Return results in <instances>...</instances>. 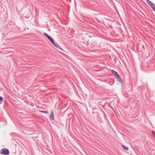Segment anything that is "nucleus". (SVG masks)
Segmentation results:
<instances>
[{"label":"nucleus","instance_id":"f257e3e1","mask_svg":"<svg viewBox=\"0 0 155 155\" xmlns=\"http://www.w3.org/2000/svg\"><path fill=\"white\" fill-rule=\"evenodd\" d=\"M44 34L47 37L48 39L50 41L51 43L54 45L58 48H60V46L58 44L54 42V40L51 37L45 33Z\"/></svg>","mask_w":155,"mask_h":155},{"label":"nucleus","instance_id":"f03ea898","mask_svg":"<svg viewBox=\"0 0 155 155\" xmlns=\"http://www.w3.org/2000/svg\"><path fill=\"white\" fill-rule=\"evenodd\" d=\"M111 71L112 73L115 75V77L119 81L121 82V79L119 74L117 73V72H116V71L114 70H112Z\"/></svg>","mask_w":155,"mask_h":155},{"label":"nucleus","instance_id":"7ed1b4c3","mask_svg":"<svg viewBox=\"0 0 155 155\" xmlns=\"http://www.w3.org/2000/svg\"><path fill=\"white\" fill-rule=\"evenodd\" d=\"M0 153L1 154L7 155L9 153V151L7 149H2L0 150Z\"/></svg>","mask_w":155,"mask_h":155},{"label":"nucleus","instance_id":"20e7f679","mask_svg":"<svg viewBox=\"0 0 155 155\" xmlns=\"http://www.w3.org/2000/svg\"><path fill=\"white\" fill-rule=\"evenodd\" d=\"M146 2H147L149 4L152 9L155 6V5L149 0H146Z\"/></svg>","mask_w":155,"mask_h":155},{"label":"nucleus","instance_id":"39448f33","mask_svg":"<svg viewBox=\"0 0 155 155\" xmlns=\"http://www.w3.org/2000/svg\"><path fill=\"white\" fill-rule=\"evenodd\" d=\"M50 117L52 120H53L54 119V114L53 112H52L51 114Z\"/></svg>","mask_w":155,"mask_h":155},{"label":"nucleus","instance_id":"423d86ee","mask_svg":"<svg viewBox=\"0 0 155 155\" xmlns=\"http://www.w3.org/2000/svg\"><path fill=\"white\" fill-rule=\"evenodd\" d=\"M122 147H123V150H127L128 149L127 147H126L124 145H122Z\"/></svg>","mask_w":155,"mask_h":155},{"label":"nucleus","instance_id":"0eeeda50","mask_svg":"<svg viewBox=\"0 0 155 155\" xmlns=\"http://www.w3.org/2000/svg\"><path fill=\"white\" fill-rule=\"evenodd\" d=\"M3 99L2 97H0V104H2L3 101Z\"/></svg>","mask_w":155,"mask_h":155},{"label":"nucleus","instance_id":"6e6552de","mask_svg":"<svg viewBox=\"0 0 155 155\" xmlns=\"http://www.w3.org/2000/svg\"><path fill=\"white\" fill-rule=\"evenodd\" d=\"M40 112L45 113L46 114H48V112L47 111H43V110H40Z\"/></svg>","mask_w":155,"mask_h":155},{"label":"nucleus","instance_id":"1a4fd4ad","mask_svg":"<svg viewBox=\"0 0 155 155\" xmlns=\"http://www.w3.org/2000/svg\"><path fill=\"white\" fill-rule=\"evenodd\" d=\"M152 135L155 137V133L153 131H152Z\"/></svg>","mask_w":155,"mask_h":155},{"label":"nucleus","instance_id":"9d476101","mask_svg":"<svg viewBox=\"0 0 155 155\" xmlns=\"http://www.w3.org/2000/svg\"><path fill=\"white\" fill-rule=\"evenodd\" d=\"M154 11L155 12V6L152 8Z\"/></svg>","mask_w":155,"mask_h":155}]
</instances>
